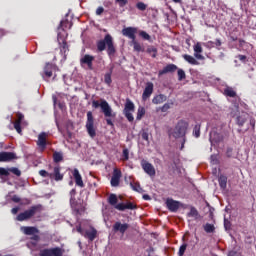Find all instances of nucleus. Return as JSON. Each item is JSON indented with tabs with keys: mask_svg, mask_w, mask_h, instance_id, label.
I'll return each instance as SVG.
<instances>
[{
	"mask_svg": "<svg viewBox=\"0 0 256 256\" xmlns=\"http://www.w3.org/2000/svg\"><path fill=\"white\" fill-rule=\"evenodd\" d=\"M96 48L98 53H103V51H107L108 57H114L115 53H117V49L115 48V42L113 41V36H111V34H106L104 36V39L96 41Z\"/></svg>",
	"mask_w": 256,
	"mask_h": 256,
	"instance_id": "f03ea898",
	"label": "nucleus"
},
{
	"mask_svg": "<svg viewBox=\"0 0 256 256\" xmlns=\"http://www.w3.org/2000/svg\"><path fill=\"white\" fill-rule=\"evenodd\" d=\"M130 187L131 189H133V191H136L137 193H141V191H143L139 182H131Z\"/></svg>",
	"mask_w": 256,
	"mask_h": 256,
	"instance_id": "2f4dec72",
	"label": "nucleus"
},
{
	"mask_svg": "<svg viewBox=\"0 0 256 256\" xmlns=\"http://www.w3.org/2000/svg\"><path fill=\"white\" fill-rule=\"evenodd\" d=\"M182 57L190 65H199V61H197V59H195V57H193V56H191L189 54H184Z\"/></svg>",
	"mask_w": 256,
	"mask_h": 256,
	"instance_id": "bb28decb",
	"label": "nucleus"
},
{
	"mask_svg": "<svg viewBox=\"0 0 256 256\" xmlns=\"http://www.w3.org/2000/svg\"><path fill=\"white\" fill-rule=\"evenodd\" d=\"M153 95V82H148L142 94L143 101H147Z\"/></svg>",
	"mask_w": 256,
	"mask_h": 256,
	"instance_id": "412c9836",
	"label": "nucleus"
},
{
	"mask_svg": "<svg viewBox=\"0 0 256 256\" xmlns=\"http://www.w3.org/2000/svg\"><path fill=\"white\" fill-rule=\"evenodd\" d=\"M72 175L74 177L75 184L78 187H85V184L83 183V177H81V173H79L77 168L73 170Z\"/></svg>",
	"mask_w": 256,
	"mask_h": 256,
	"instance_id": "4be33fe9",
	"label": "nucleus"
},
{
	"mask_svg": "<svg viewBox=\"0 0 256 256\" xmlns=\"http://www.w3.org/2000/svg\"><path fill=\"white\" fill-rule=\"evenodd\" d=\"M226 157H233V148L232 147H228L226 150Z\"/></svg>",
	"mask_w": 256,
	"mask_h": 256,
	"instance_id": "6e6d98bb",
	"label": "nucleus"
},
{
	"mask_svg": "<svg viewBox=\"0 0 256 256\" xmlns=\"http://www.w3.org/2000/svg\"><path fill=\"white\" fill-rule=\"evenodd\" d=\"M139 35L144 39V41H151V35H149L146 31L141 30Z\"/></svg>",
	"mask_w": 256,
	"mask_h": 256,
	"instance_id": "58836bf2",
	"label": "nucleus"
},
{
	"mask_svg": "<svg viewBox=\"0 0 256 256\" xmlns=\"http://www.w3.org/2000/svg\"><path fill=\"white\" fill-rule=\"evenodd\" d=\"M215 47H221L222 43L220 39H216L214 42Z\"/></svg>",
	"mask_w": 256,
	"mask_h": 256,
	"instance_id": "69168bd1",
	"label": "nucleus"
},
{
	"mask_svg": "<svg viewBox=\"0 0 256 256\" xmlns=\"http://www.w3.org/2000/svg\"><path fill=\"white\" fill-rule=\"evenodd\" d=\"M86 130L92 139L96 137L97 130L95 129V118L93 117V112H87Z\"/></svg>",
	"mask_w": 256,
	"mask_h": 256,
	"instance_id": "0eeeda50",
	"label": "nucleus"
},
{
	"mask_svg": "<svg viewBox=\"0 0 256 256\" xmlns=\"http://www.w3.org/2000/svg\"><path fill=\"white\" fill-rule=\"evenodd\" d=\"M108 203L112 207L116 208L117 211H126V209H129L130 211H133L134 209H137V205L134 204L133 202L119 203V199L117 198V194H110L109 197H108Z\"/></svg>",
	"mask_w": 256,
	"mask_h": 256,
	"instance_id": "39448f33",
	"label": "nucleus"
},
{
	"mask_svg": "<svg viewBox=\"0 0 256 256\" xmlns=\"http://www.w3.org/2000/svg\"><path fill=\"white\" fill-rule=\"evenodd\" d=\"M136 33V27H127L122 29V35L124 37H128V39H131V45L133 46L134 51L136 53H143L145 52V47H143L141 43L137 42V37L135 36Z\"/></svg>",
	"mask_w": 256,
	"mask_h": 256,
	"instance_id": "20e7f679",
	"label": "nucleus"
},
{
	"mask_svg": "<svg viewBox=\"0 0 256 256\" xmlns=\"http://www.w3.org/2000/svg\"><path fill=\"white\" fill-rule=\"evenodd\" d=\"M189 129V122L185 120H179L175 125L174 129L170 132V135L174 139H182L180 150L183 151L185 143L187 142V131Z\"/></svg>",
	"mask_w": 256,
	"mask_h": 256,
	"instance_id": "7ed1b4c3",
	"label": "nucleus"
},
{
	"mask_svg": "<svg viewBox=\"0 0 256 256\" xmlns=\"http://www.w3.org/2000/svg\"><path fill=\"white\" fill-rule=\"evenodd\" d=\"M37 145L42 151H45V149H47V132H41L38 135Z\"/></svg>",
	"mask_w": 256,
	"mask_h": 256,
	"instance_id": "f3484780",
	"label": "nucleus"
},
{
	"mask_svg": "<svg viewBox=\"0 0 256 256\" xmlns=\"http://www.w3.org/2000/svg\"><path fill=\"white\" fill-rule=\"evenodd\" d=\"M39 256H63V249L59 247L40 250Z\"/></svg>",
	"mask_w": 256,
	"mask_h": 256,
	"instance_id": "9d476101",
	"label": "nucleus"
},
{
	"mask_svg": "<svg viewBox=\"0 0 256 256\" xmlns=\"http://www.w3.org/2000/svg\"><path fill=\"white\" fill-rule=\"evenodd\" d=\"M14 129L17 131V133H19V135H21L22 130H21V123L19 122H14Z\"/></svg>",
	"mask_w": 256,
	"mask_h": 256,
	"instance_id": "5fc2aeb1",
	"label": "nucleus"
},
{
	"mask_svg": "<svg viewBox=\"0 0 256 256\" xmlns=\"http://www.w3.org/2000/svg\"><path fill=\"white\" fill-rule=\"evenodd\" d=\"M180 205L181 203L179 201H175L173 199L166 200V207L172 213H177V211H179Z\"/></svg>",
	"mask_w": 256,
	"mask_h": 256,
	"instance_id": "dca6fc26",
	"label": "nucleus"
},
{
	"mask_svg": "<svg viewBox=\"0 0 256 256\" xmlns=\"http://www.w3.org/2000/svg\"><path fill=\"white\" fill-rule=\"evenodd\" d=\"M193 135H194V137H196V139H198V137H201V125L200 124H196L194 126Z\"/></svg>",
	"mask_w": 256,
	"mask_h": 256,
	"instance_id": "72a5a7b5",
	"label": "nucleus"
},
{
	"mask_svg": "<svg viewBox=\"0 0 256 256\" xmlns=\"http://www.w3.org/2000/svg\"><path fill=\"white\" fill-rule=\"evenodd\" d=\"M177 65L175 64H168L162 70L158 72V76L161 77L166 75V73H175L177 71Z\"/></svg>",
	"mask_w": 256,
	"mask_h": 256,
	"instance_id": "aec40b11",
	"label": "nucleus"
},
{
	"mask_svg": "<svg viewBox=\"0 0 256 256\" xmlns=\"http://www.w3.org/2000/svg\"><path fill=\"white\" fill-rule=\"evenodd\" d=\"M122 161H129V149L127 148L122 151Z\"/></svg>",
	"mask_w": 256,
	"mask_h": 256,
	"instance_id": "a19ab883",
	"label": "nucleus"
},
{
	"mask_svg": "<svg viewBox=\"0 0 256 256\" xmlns=\"http://www.w3.org/2000/svg\"><path fill=\"white\" fill-rule=\"evenodd\" d=\"M141 167H142L143 171L147 175H149V177H155L156 171H155V167L153 166V164L149 163L147 160H142Z\"/></svg>",
	"mask_w": 256,
	"mask_h": 256,
	"instance_id": "f8f14e48",
	"label": "nucleus"
},
{
	"mask_svg": "<svg viewBox=\"0 0 256 256\" xmlns=\"http://www.w3.org/2000/svg\"><path fill=\"white\" fill-rule=\"evenodd\" d=\"M142 139H143L144 141H149V133L143 132V133H142Z\"/></svg>",
	"mask_w": 256,
	"mask_h": 256,
	"instance_id": "e2e57ef3",
	"label": "nucleus"
},
{
	"mask_svg": "<svg viewBox=\"0 0 256 256\" xmlns=\"http://www.w3.org/2000/svg\"><path fill=\"white\" fill-rule=\"evenodd\" d=\"M52 177L50 179H54L55 181H63L64 175L61 173V166L56 165L53 169V173H50Z\"/></svg>",
	"mask_w": 256,
	"mask_h": 256,
	"instance_id": "6ab92c4d",
	"label": "nucleus"
},
{
	"mask_svg": "<svg viewBox=\"0 0 256 256\" xmlns=\"http://www.w3.org/2000/svg\"><path fill=\"white\" fill-rule=\"evenodd\" d=\"M224 95L226 97H237V92H235V90L229 86H227L225 89H224Z\"/></svg>",
	"mask_w": 256,
	"mask_h": 256,
	"instance_id": "cd10ccee",
	"label": "nucleus"
},
{
	"mask_svg": "<svg viewBox=\"0 0 256 256\" xmlns=\"http://www.w3.org/2000/svg\"><path fill=\"white\" fill-rule=\"evenodd\" d=\"M207 45H208V47H215V42H213V41H208V42H207Z\"/></svg>",
	"mask_w": 256,
	"mask_h": 256,
	"instance_id": "338daca9",
	"label": "nucleus"
},
{
	"mask_svg": "<svg viewBox=\"0 0 256 256\" xmlns=\"http://www.w3.org/2000/svg\"><path fill=\"white\" fill-rule=\"evenodd\" d=\"M11 213L12 215H17L19 213V207L12 208Z\"/></svg>",
	"mask_w": 256,
	"mask_h": 256,
	"instance_id": "0e129e2a",
	"label": "nucleus"
},
{
	"mask_svg": "<svg viewBox=\"0 0 256 256\" xmlns=\"http://www.w3.org/2000/svg\"><path fill=\"white\" fill-rule=\"evenodd\" d=\"M116 3H118L119 7H125L127 5L128 1L127 0H115Z\"/></svg>",
	"mask_w": 256,
	"mask_h": 256,
	"instance_id": "4d7b16f0",
	"label": "nucleus"
},
{
	"mask_svg": "<svg viewBox=\"0 0 256 256\" xmlns=\"http://www.w3.org/2000/svg\"><path fill=\"white\" fill-rule=\"evenodd\" d=\"M185 251H187V243H184L180 246L179 251H178V256L185 255Z\"/></svg>",
	"mask_w": 256,
	"mask_h": 256,
	"instance_id": "79ce46f5",
	"label": "nucleus"
},
{
	"mask_svg": "<svg viewBox=\"0 0 256 256\" xmlns=\"http://www.w3.org/2000/svg\"><path fill=\"white\" fill-rule=\"evenodd\" d=\"M60 45V53L64 55V57H67V53H69V44H67V40L63 39L62 43H59Z\"/></svg>",
	"mask_w": 256,
	"mask_h": 256,
	"instance_id": "5701e85b",
	"label": "nucleus"
},
{
	"mask_svg": "<svg viewBox=\"0 0 256 256\" xmlns=\"http://www.w3.org/2000/svg\"><path fill=\"white\" fill-rule=\"evenodd\" d=\"M245 118L243 116H238L236 118V123L239 127H243L245 125Z\"/></svg>",
	"mask_w": 256,
	"mask_h": 256,
	"instance_id": "c03bdc74",
	"label": "nucleus"
},
{
	"mask_svg": "<svg viewBox=\"0 0 256 256\" xmlns=\"http://www.w3.org/2000/svg\"><path fill=\"white\" fill-rule=\"evenodd\" d=\"M55 69H57V66L51 63H46L43 68V74H42L43 79L45 81H47V79H51V77H53V72L55 71Z\"/></svg>",
	"mask_w": 256,
	"mask_h": 256,
	"instance_id": "9b49d317",
	"label": "nucleus"
},
{
	"mask_svg": "<svg viewBox=\"0 0 256 256\" xmlns=\"http://www.w3.org/2000/svg\"><path fill=\"white\" fill-rule=\"evenodd\" d=\"M53 161H54V163H61V161H63V153L54 152L53 153Z\"/></svg>",
	"mask_w": 256,
	"mask_h": 256,
	"instance_id": "c756f323",
	"label": "nucleus"
},
{
	"mask_svg": "<svg viewBox=\"0 0 256 256\" xmlns=\"http://www.w3.org/2000/svg\"><path fill=\"white\" fill-rule=\"evenodd\" d=\"M134 111H135V104L130 99H126L123 112H134Z\"/></svg>",
	"mask_w": 256,
	"mask_h": 256,
	"instance_id": "393cba45",
	"label": "nucleus"
},
{
	"mask_svg": "<svg viewBox=\"0 0 256 256\" xmlns=\"http://www.w3.org/2000/svg\"><path fill=\"white\" fill-rule=\"evenodd\" d=\"M9 169L0 167V177H9Z\"/></svg>",
	"mask_w": 256,
	"mask_h": 256,
	"instance_id": "de8ad7c7",
	"label": "nucleus"
},
{
	"mask_svg": "<svg viewBox=\"0 0 256 256\" xmlns=\"http://www.w3.org/2000/svg\"><path fill=\"white\" fill-rule=\"evenodd\" d=\"M187 217H193V219L197 220L199 219V217H201V215L199 214V211L197 210V208H195V206H191Z\"/></svg>",
	"mask_w": 256,
	"mask_h": 256,
	"instance_id": "a878e982",
	"label": "nucleus"
},
{
	"mask_svg": "<svg viewBox=\"0 0 256 256\" xmlns=\"http://www.w3.org/2000/svg\"><path fill=\"white\" fill-rule=\"evenodd\" d=\"M11 199H12L13 203H20L21 202V198H19V196H17V195L12 196Z\"/></svg>",
	"mask_w": 256,
	"mask_h": 256,
	"instance_id": "680f3d73",
	"label": "nucleus"
},
{
	"mask_svg": "<svg viewBox=\"0 0 256 256\" xmlns=\"http://www.w3.org/2000/svg\"><path fill=\"white\" fill-rule=\"evenodd\" d=\"M205 233H215V225L206 223L204 226Z\"/></svg>",
	"mask_w": 256,
	"mask_h": 256,
	"instance_id": "7c9ffc66",
	"label": "nucleus"
},
{
	"mask_svg": "<svg viewBox=\"0 0 256 256\" xmlns=\"http://www.w3.org/2000/svg\"><path fill=\"white\" fill-rule=\"evenodd\" d=\"M69 25V29H71V27H73V23H69V20H65V21H61L60 25L58 26V29H62V31H65V28L63 27H67Z\"/></svg>",
	"mask_w": 256,
	"mask_h": 256,
	"instance_id": "c9c22d12",
	"label": "nucleus"
},
{
	"mask_svg": "<svg viewBox=\"0 0 256 256\" xmlns=\"http://www.w3.org/2000/svg\"><path fill=\"white\" fill-rule=\"evenodd\" d=\"M92 107L93 109H101V112L103 113L104 117L106 118V123L110 127H113L115 124H113V120L115 117H117V114L113 112V108H111V105H109V102L105 99L99 100H93L92 101Z\"/></svg>",
	"mask_w": 256,
	"mask_h": 256,
	"instance_id": "f257e3e1",
	"label": "nucleus"
},
{
	"mask_svg": "<svg viewBox=\"0 0 256 256\" xmlns=\"http://www.w3.org/2000/svg\"><path fill=\"white\" fill-rule=\"evenodd\" d=\"M218 183L221 189H227V176L220 175V177L218 178Z\"/></svg>",
	"mask_w": 256,
	"mask_h": 256,
	"instance_id": "c85d7f7f",
	"label": "nucleus"
},
{
	"mask_svg": "<svg viewBox=\"0 0 256 256\" xmlns=\"http://www.w3.org/2000/svg\"><path fill=\"white\" fill-rule=\"evenodd\" d=\"M146 52L151 55V57H153V59H155V57H157V48H155L154 46H150L147 48Z\"/></svg>",
	"mask_w": 256,
	"mask_h": 256,
	"instance_id": "f704fd0d",
	"label": "nucleus"
},
{
	"mask_svg": "<svg viewBox=\"0 0 256 256\" xmlns=\"http://www.w3.org/2000/svg\"><path fill=\"white\" fill-rule=\"evenodd\" d=\"M21 231L24 233V235H32L30 238L31 241H39L41 239V237L38 235L39 230L35 226H22Z\"/></svg>",
	"mask_w": 256,
	"mask_h": 256,
	"instance_id": "1a4fd4ad",
	"label": "nucleus"
},
{
	"mask_svg": "<svg viewBox=\"0 0 256 256\" xmlns=\"http://www.w3.org/2000/svg\"><path fill=\"white\" fill-rule=\"evenodd\" d=\"M76 231L77 233H80V235H82V237H85V239H88L89 241H95V239H97V229L91 227L88 230H84L81 227V224L76 226Z\"/></svg>",
	"mask_w": 256,
	"mask_h": 256,
	"instance_id": "6e6552de",
	"label": "nucleus"
},
{
	"mask_svg": "<svg viewBox=\"0 0 256 256\" xmlns=\"http://www.w3.org/2000/svg\"><path fill=\"white\" fill-rule=\"evenodd\" d=\"M113 71L107 72L104 75V83L108 86L111 85V83H113V80L111 79V75H112Z\"/></svg>",
	"mask_w": 256,
	"mask_h": 256,
	"instance_id": "473e14b6",
	"label": "nucleus"
},
{
	"mask_svg": "<svg viewBox=\"0 0 256 256\" xmlns=\"http://www.w3.org/2000/svg\"><path fill=\"white\" fill-rule=\"evenodd\" d=\"M76 193H77V191L75 189H72L70 191V195H71V197H70V204H71L72 207H73V203H75V195H76Z\"/></svg>",
	"mask_w": 256,
	"mask_h": 256,
	"instance_id": "8fccbe9b",
	"label": "nucleus"
},
{
	"mask_svg": "<svg viewBox=\"0 0 256 256\" xmlns=\"http://www.w3.org/2000/svg\"><path fill=\"white\" fill-rule=\"evenodd\" d=\"M17 120L15 121V123H23V119H25V115H23V113L18 112L16 114Z\"/></svg>",
	"mask_w": 256,
	"mask_h": 256,
	"instance_id": "3c124183",
	"label": "nucleus"
},
{
	"mask_svg": "<svg viewBox=\"0 0 256 256\" xmlns=\"http://www.w3.org/2000/svg\"><path fill=\"white\" fill-rule=\"evenodd\" d=\"M93 61H95V56L85 54L81 59H80V65L83 67V65H87L88 69L90 71H93Z\"/></svg>",
	"mask_w": 256,
	"mask_h": 256,
	"instance_id": "2eb2a0df",
	"label": "nucleus"
},
{
	"mask_svg": "<svg viewBox=\"0 0 256 256\" xmlns=\"http://www.w3.org/2000/svg\"><path fill=\"white\" fill-rule=\"evenodd\" d=\"M169 109H171V105H169V103H166L160 108V111H162V113H167Z\"/></svg>",
	"mask_w": 256,
	"mask_h": 256,
	"instance_id": "864d4df0",
	"label": "nucleus"
},
{
	"mask_svg": "<svg viewBox=\"0 0 256 256\" xmlns=\"http://www.w3.org/2000/svg\"><path fill=\"white\" fill-rule=\"evenodd\" d=\"M126 119H128V121L130 123H133V121H135V118L133 117V113L132 112H123Z\"/></svg>",
	"mask_w": 256,
	"mask_h": 256,
	"instance_id": "49530a36",
	"label": "nucleus"
},
{
	"mask_svg": "<svg viewBox=\"0 0 256 256\" xmlns=\"http://www.w3.org/2000/svg\"><path fill=\"white\" fill-rule=\"evenodd\" d=\"M41 211H43V205H33L29 209L18 214L16 217V221H29V219H33V217H35L36 213H41Z\"/></svg>",
	"mask_w": 256,
	"mask_h": 256,
	"instance_id": "423d86ee",
	"label": "nucleus"
},
{
	"mask_svg": "<svg viewBox=\"0 0 256 256\" xmlns=\"http://www.w3.org/2000/svg\"><path fill=\"white\" fill-rule=\"evenodd\" d=\"M228 256H237V252L236 251H230Z\"/></svg>",
	"mask_w": 256,
	"mask_h": 256,
	"instance_id": "774afa93",
	"label": "nucleus"
},
{
	"mask_svg": "<svg viewBox=\"0 0 256 256\" xmlns=\"http://www.w3.org/2000/svg\"><path fill=\"white\" fill-rule=\"evenodd\" d=\"M112 177H113L114 179H120V180H121L122 173H121V171L119 170V168H114Z\"/></svg>",
	"mask_w": 256,
	"mask_h": 256,
	"instance_id": "ea45409f",
	"label": "nucleus"
},
{
	"mask_svg": "<svg viewBox=\"0 0 256 256\" xmlns=\"http://www.w3.org/2000/svg\"><path fill=\"white\" fill-rule=\"evenodd\" d=\"M164 101H167V96L163 94H159L152 99V103L154 105H161V103H164Z\"/></svg>",
	"mask_w": 256,
	"mask_h": 256,
	"instance_id": "b1692460",
	"label": "nucleus"
},
{
	"mask_svg": "<svg viewBox=\"0 0 256 256\" xmlns=\"http://www.w3.org/2000/svg\"><path fill=\"white\" fill-rule=\"evenodd\" d=\"M201 53H203V47L201 46V43H196L194 45V57L199 61H205V56H203Z\"/></svg>",
	"mask_w": 256,
	"mask_h": 256,
	"instance_id": "a211bd4d",
	"label": "nucleus"
},
{
	"mask_svg": "<svg viewBox=\"0 0 256 256\" xmlns=\"http://www.w3.org/2000/svg\"><path fill=\"white\" fill-rule=\"evenodd\" d=\"M136 8L139 10V11H146L147 10V4L143 3V2H138L136 4Z\"/></svg>",
	"mask_w": 256,
	"mask_h": 256,
	"instance_id": "a18cd8bd",
	"label": "nucleus"
},
{
	"mask_svg": "<svg viewBox=\"0 0 256 256\" xmlns=\"http://www.w3.org/2000/svg\"><path fill=\"white\" fill-rule=\"evenodd\" d=\"M144 116H145V108L139 107L137 111V116H136L137 121H141V119H143Z\"/></svg>",
	"mask_w": 256,
	"mask_h": 256,
	"instance_id": "e433bc0d",
	"label": "nucleus"
},
{
	"mask_svg": "<svg viewBox=\"0 0 256 256\" xmlns=\"http://www.w3.org/2000/svg\"><path fill=\"white\" fill-rule=\"evenodd\" d=\"M17 159V153L15 152H0V163H9Z\"/></svg>",
	"mask_w": 256,
	"mask_h": 256,
	"instance_id": "ddd939ff",
	"label": "nucleus"
},
{
	"mask_svg": "<svg viewBox=\"0 0 256 256\" xmlns=\"http://www.w3.org/2000/svg\"><path fill=\"white\" fill-rule=\"evenodd\" d=\"M224 227L226 231H229V229H231V222H229L227 219H224Z\"/></svg>",
	"mask_w": 256,
	"mask_h": 256,
	"instance_id": "13d9d810",
	"label": "nucleus"
},
{
	"mask_svg": "<svg viewBox=\"0 0 256 256\" xmlns=\"http://www.w3.org/2000/svg\"><path fill=\"white\" fill-rule=\"evenodd\" d=\"M39 176L40 177H49V179H51L53 177V175H51V173L47 172L46 170H40Z\"/></svg>",
	"mask_w": 256,
	"mask_h": 256,
	"instance_id": "09e8293b",
	"label": "nucleus"
},
{
	"mask_svg": "<svg viewBox=\"0 0 256 256\" xmlns=\"http://www.w3.org/2000/svg\"><path fill=\"white\" fill-rule=\"evenodd\" d=\"M104 11H105V8L100 6L96 9V15H103Z\"/></svg>",
	"mask_w": 256,
	"mask_h": 256,
	"instance_id": "bf43d9fd",
	"label": "nucleus"
},
{
	"mask_svg": "<svg viewBox=\"0 0 256 256\" xmlns=\"http://www.w3.org/2000/svg\"><path fill=\"white\" fill-rule=\"evenodd\" d=\"M237 59H239V61H241L242 63H245V61H247V56L239 54L237 56Z\"/></svg>",
	"mask_w": 256,
	"mask_h": 256,
	"instance_id": "052dcab7",
	"label": "nucleus"
},
{
	"mask_svg": "<svg viewBox=\"0 0 256 256\" xmlns=\"http://www.w3.org/2000/svg\"><path fill=\"white\" fill-rule=\"evenodd\" d=\"M112 229H113L114 233H120L121 235H125V233L129 229V224L121 223L120 221H117L112 226Z\"/></svg>",
	"mask_w": 256,
	"mask_h": 256,
	"instance_id": "4468645a",
	"label": "nucleus"
},
{
	"mask_svg": "<svg viewBox=\"0 0 256 256\" xmlns=\"http://www.w3.org/2000/svg\"><path fill=\"white\" fill-rule=\"evenodd\" d=\"M8 173H13V175H16V177H21V170H19L17 167L8 168Z\"/></svg>",
	"mask_w": 256,
	"mask_h": 256,
	"instance_id": "4c0bfd02",
	"label": "nucleus"
},
{
	"mask_svg": "<svg viewBox=\"0 0 256 256\" xmlns=\"http://www.w3.org/2000/svg\"><path fill=\"white\" fill-rule=\"evenodd\" d=\"M120 179L119 178H111V181H110V183H111V186L112 187H119V183H120Z\"/></svg>",
	"mask_w": 256,
	"mask_h": 256,
	"instance_id": "603ef678",
	"label": "nucleus"
},
{
	"mask_svg": "<svg viewBox=\"0 0 256 256\" xmlns=\"http://www.w3.org/2000/svg\"><path fill=\"white\" fill-rule=\"evenodd\" d=\"M185 70L178 69V81H183V79H186Z\"/></svg>",
	"mask_w": 256,
	"mask_h": 256,
	"instance_id": "37998d69",
	"label": "nucleus"
}]
</instances>
